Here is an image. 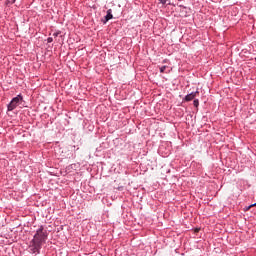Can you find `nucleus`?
<instances>
[{
    "label": "nucleus",
    "instance_id": "f257e3e1",
    "mask_svg": "<svg viewBox=\"0 0 256 256\" xmlns=\"http://www.w3.org/2000/svg\"><path fill=\"white\" fill-rule=\"evenodd\" d=\"M47 240V230L41 226L34 235V239L32 240L33 243V253H37L39 249H41V245L44 241Z\"/></svg>",
    "mask_w": 256,
    "mask_h": 256
},
{
    "label": "nucleus",
    "instance_id": "f03ea898",
    "mask_svg": "<svg viewBox=\"0 0 256 256\" xmlns=\"http://www.w3.org/2000/svg\"><path fill=\"white\" fill-rule=\"evenodd\" d=\"M21 101H23V96L17 95L16 97H14L8 104V111H13L14 109H17Z\"/></svg>",
    "mask_w": 256,
    "mask_h": 256
},
{
    "label": "nucleus",
    "instance_id": "7ed1b4c3",
    "mask_svg": "<svg viewBox=\"0 0 256 256\" xmlns=\"http://www.w3.org/2000/svg\"><path fill=\"white\" fill-rule=\"evenodd\" d=\"M197 95H199V91L192 92L185 96V101H193V99H195Z\"/></svg>",
    "mask_w": 256,
    "mask_h": 256
},
{
    "label": "nucleus",
    "instance_id": "20e7f679",
    "mask_svg": "<svg viewBox=\"0 0 256 256\" xmlns=\"http://www.w3.org/2000/svg\"><path fill=\"white\" fill-rule=\"evenodd\" d=\"M113 11L111 9L107 10V15L105 16V20L103 21V23H107V21H110V19L113 18Z\"/></svg>",
    "mask_w": 256,
    "mask_h": 256
},
{
    "label": "nucleus",
    "instance_id": "39448f33",
    "mask_svg": "<svg viewBox=\"0 0 256 256\" xmlns=\"http://www.w3.org/2000/svg\"><path fill=\"white\" fill-rule=\"evenodd\" d=\"M162 5H165V3H168V5H171V0H159Z\"/></svg>",
    "mask_w": 256,
    "mask_h": 256
},
{
    "label": "nucleus",
    "instance_id": "423d86ee",
    "mask_svg": "<svg viewBox=\"0 0 256 256\" xmlns=\"http://www.w3.org/2000/svg\"><path fill=\"white\" fill-rule=\"evenodd\" d=\"M193 105L194 107H199V100H194Z\"/></svg>",
    "mask_w": 256,
    "mask_h": 256
},
{
    "label": "nucleus",
    "instance_id": "0eeeda50",
    "mask_svg": "<svg viewBox=\"0 0 256 256\" xmlns=\"http://www.w3.org/2000/svg\"><path fill=\"white\" fill-rule=\"evenodd\" d=\"M16 0H7V5H13V3H15Z\"/></svg>",
    "mask_w": 256,
    "mask_h": 256
},
{
    "label": "nucleus",
    "instance_id": "6e6552de",
    "mask_svg": "<svg viewBox=\"0 0 256 256\" xmlns=\"http://www.w3.org/2000/svg\"><path fill=\"white\" fill-rule=\"evenodd\" d=\"M165 69H167V66L160 67V73H163L165 71Z\"/></svg>",
    "mask_w": 256,
    "mask_h": 256
},
{
    "label": "nucleus",
    "instance_id": "1a4fd4ad",
    "mask_svg": "<svg viewBox=\"0 0 256 256\" xmlns=\"http://www.w3.org/2000/svg\"><path fill=\"white\" fill-rule=\"evenodd\" d=\"M251 207H256V203H254V204L248 206L247 209H246V211H249V209H251Z\"/></svg>",
    "mask_w": 256,
    "mask_h": 256
},
{
    "label": "nucleus",
    "instance_id": "9d476101",
    "mask_svg": "<svg viewBox=\"0 0 256 256\" xmlns=\"http://www.w3.org/2000/svg\"><path fill=\"white\" fill-rule=\"evenodd\" d=\"M47 41H48V43H53V38L49 37V38L47 39Z\"/></svg>",
    "mask_w": 256,
    "mask_h": 256
},
{
    "label": "nucleus",
    "instance_id": "9b49d317",
    "mask_svg": "<svg viewBox=\"0 0 256 256\" xmlns=\"http://www.w3.org/2000/svg\"><path fill=\"white\" fill-rule=\"evenodd\" d=\"M57 35H59V33H54V34H53V37H57Z\"/></svg>",
    "mask_w": 256,
    "mask_h": 256
}]
</instances>
